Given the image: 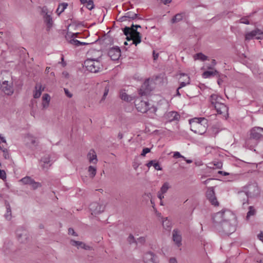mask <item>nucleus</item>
Instances as JSON below:
<instances>
[{
	"label": "nucleus",
	"mask_w": 263,
	"mask_h": 263,
	"mask_svg": "<svg viewBox=\"0 0 263 263\" xmlns=\"http://www.w3.org/2000/svg\"><path fill=\"white\" fill-rule=\"evenodd\" d=\"M180 118V115L175 111H171L166 112L164 115V119L169 122L179 121Z\"/></svg>",
	"instance_id": "12"
},
{
	"label": "nucleus",
	"mask_w": 263,
	"mask_h": 263,
	"mask_svg": "<svg viewBox=\"0 0 263 263\" xmlns=\"http://www.w3.org/2000/svg\"><path fill=\"white\" fill-rule=\"evenodd\" d=\"M108 54L112 60H117L121 56V50L118 47H113L109 50Z\"/></svg>",
	"instance_id": "17"
},
{
	"label": "nucleus",
	"mask_w": 263,
	"mask_h": 263,
	"mask_svg": "<svg viewBox=\"0 0 263 263\" xmlns=\"http://www.w3.org/2000/svg\"><path fill=\"white\" fill-rule=\"evenodd\" d=\"M191 129L199 135L204 134L208 126L207 119L204 118H194L189 120Z\"/></svg>",
	"instance_id": "5"
},
{
	"label": "nucleus",
	"mask_w": 263,
	"mask_h": 263,
	"mask_svg": "<svg viewBox=\"0 0 263 263\" xmlns=\"http://www.w3.org/2000/svg\"><path fill=\"white\" fill-rule=\"evenodd\" d=\"M244 190L238 193V198L240 200L242 199L243 204L248 201L249 197H256L260 194V190L256 182L249 184L244 187Z\"/></svg>",
	"instance_id": "2"
},
{
	"label": "nucleus",
	"mask_w": 263,
	"mask_h": 263,
	"mask_svg": "<svg viewBox=\"0 0 263 263\" xmlns=\"http://www.w3.org/2000/svg\"><path fill=\"white\" fill-rule=\"evenodd\" d=\"M105 205L102 201L93 202L89 205V210L92 215H97L103 212Z\"/></svg>",
	"instance_id": "7"
},
{
	"label": "nucleus",
	"mask_w": 263,
	"mask_h": 263,
	"mask_svg": "<svg viewBox=\"0 0 263 263\" xmlns=\"http://www.w3.org/2000/svg\"><path fill=\"white\" fill-rule=\"evenodd\" d=\"M127 241L129 243H133L135 242V238L132 234L129 235L127 238Z\"/></svg>",
	"instance_id": "49"
},
{
	"label": "nucleus",
	"mask_w": 263,
	"mask_h": 263,
	"mask_svg": "<svg viewBox=\"0 0 263 263\" xmlns=\"http://www.w3.org/2000/svg\"><path fill=\"white\" fill-rule=\"evenodd\" d=\"M146 165L148 167L153 166L155 169L158 171H160L162 170V168L160 166L159 163L158 162H156L155 160H151L149 161L147 163Z\"/></svg>",
	"instance_id": "25"
},
{
	"label": "nucleus",
	"mask_w": 263,
	"mask_h": 263,
	"mask_svg": "<svg viewBox=\"0 0 263 263\" xmlns=\"http://www.w3.org/2000/svg\"><path fill=\"white\" fill-rule=\"evenodd\" d=\"M0 88L7 95L11 96L13 93L14 90L12 86V84H8L7 81H5L1 85Z\"/></svg>",
	"instance_id": "14"
},
{
	"label": "nucleus",
	"mask_w": 263,
	"mask_h": 263,
	"mask_svg": "<svg viewBox=\"0 0 263 263\" xmlns=\"http://www.w3.org/2000/svg\"><path fill=\"white\" fill-rule=\"evenodd\" d=\"M68 234L69 235L75 236H78V234L74 232V230L72 228H69Z\"/></svg>",
	"instance_id": "52"
},
{
	"label": "nucleus",
	"mask_w": 263,
	"mask_h": 263,
	"mask_svg": "<svg viewBox=\"0 0 263 263\" xmlns=\"http://www.w3.org/2000/svg\"><path fill=\"white\" fill-rule=\"evenodd\" d=\"M3 153H4V157L5 158V159H8L9 158V153H8V151L7 150V149L6 148H4L2 149Z\"/></svg>",
	"instance_id": "45"
},
{
	"label": "nucleus",
	"mask_w": 263,
	"mask_h": 263,
	"mask_svg": "<svg viewBox=\"0 0 263 263\" xmlns=\"http://www.w3.org/2000/svg\"><path fill=\"white\" fill-rule=\"evenodd\" d=\"M239 22L240 23L245 24H249V21H248L247 17H242L239 20Z\"/></svg>",
	"instance_id": "48"
},
{
	"label": "nucleus",
	"mask_w": 263,
	"mask_h": 263,
	"mask_svg": "<svg viewBox=\"0 0 263 263\" xmlns=\"http://www.w3.org/2000/svg\"><path fill=\"white\" fill-rule=\"evenodd\" d=\"M137 18L138 20H141L140 17H138L137 13L129 11L126 13L124 16H121L119 20L120 22H124L126 21H130V20H134Z\"/></svg>",
	"instance_id": "18"
},
{
	"label": "nucleus",
	"mask_w": 263,
	"mask_h": 263,
	"mask_svg": "<svg viewBox=\"0 0 263 263\" xmlns=\"http://www.w3.org/2000/svg\"><path fill=\"white\" fill-rule=\"evenodd\" d=\"M249 210L248 212L247 213V217H246L247 219H249L251 216L254 215L256 213L255 210L254 209V208L253 206H249Z\"/></svg>",
	"instance_id": "39"
},
{
	"label": "nucleus",
	"mask_w": 263,
	"mask_h": 263,
	"mask_svg": "<svg viewBox=\"0 0 263 263\" xmlns=\"http://www.w3.org/2000/svg\"><path fill=\"white\" fill-rule=\"evenodd\" d=\"M64 92L65 95L69 98H71L72 97V93H71L67 88H64Z\"/></svg>",
	"instance_id": "53"
},
{
	"label": "nucleus",
	"mask_w": 263,
	"mask_h": 263,
	"mask_svg": "<svg viewBox=\"0 0 263 263\" xmlns=\"http://www.w3.org/2000/svg\"><path fill=\"white\" fill-rule=\"evenodd\" d=\"M44 90V88L42 87L40 83H37L35 86V90L33 91V97L37 99L40 97L42 92Z\"/></svg>",
	"instance_id": "23"
},
{
	"label": "nucleus",
	"mask_w": 263,
	"mask_h": 263,
	"mask_svg": "<svg viewBox=\"0 0 263 263\" xmlns=\"http://www.w3.org/2000/svg\"><path fill=\"white\" fill-rule=\"evenodd\" d=\"M0 139L1 140V141L3 142H4V143H6V140L5 138L4 137H3L2 136V135H1V134H0Z\"/></svg>",
	"instance_id": "60"
},
{
	"label": "nucleus",
	"mask_w": 263,
	"mask_h": 263,
	"mask_svg": "<svg viewBox=\"0 0 263 263\" xmlns=\"http://www.w3.org/2000/svg\"><path fill=\"white\" fill-rule=\"evenodd\" d=\"M210 164L213 166H210V167L211 168H214L215 167V168H221V167L222 166V163L220 162H217L216 163H211Z\"/></svg>",
	"instance_id": "41"
},
{
	"label": "nucleus",
	"mask_w": 263,
	"mask_h": 263,
	"mask_svg": "<svg viewBox=\"0 0 263 263\" xmlns=\"http://www.w3.org/2000/svg\"><path fill=\"white\" fill-rule=\"evenodd\" d=\"M173 157L175 158H183L184 160H185V157H184L183 156H182L180 153L178 152H174V155H173Z\"/></svg>",
	"instance_id": "44"
},
{
	"label": "nucleus",
	"mask_w": 263,
	"mask_h": 263,
	"mask_svg": "<svg viewBox=\"0 0 263 263\" xmlns=\"http://www.w3.org/2000/svg\"><path fill=\"white\" fill-rule=\"evenodd\" d=\"M170 187L171 186L170 185V183L167 182H165L161 186L160 192L162 193V194H165L167 192L168 190L170 188Z\"/></svg>",
	"instance_id": "35"
},
{
	"label": "nucleus",
	"mask_w": 263,
	"mask_h": 263,
	"mask_svg": "<svg viewBox=\"0 0 263 263\" xmlns=\"http://www.w3.org/2000/svg\"><path fill=\"white\" fill-rule=\"evenodd\" d=\"M16 234L17 239L20 242L24 243L27 240L28 234L26 230L19 228L16 230Z\"/></svg>",
	"instance_id": "13"
},
{
	"label": "nucleus",
	"mask_w": 263,
	"mask_h": 263,
	"mask_svg": "<svg viewBox=\"0 0 263 263\" xmlns=\"http://www.w3.org/2000/svg\"><path fill=\"white\" fill-rule=\"evenodd\" d=\"M161 1H162V2L164 4H165V5H166V4H168V3H171V1H172V0H161Z\"/></svg>",
	"instance_id": "58"
},
{
	"label": "nucleus",
	"mask_w": 263,
	"mask_h": 263,
	"mask_svg": "<svg viewBox=\"0 0 263 263\" xmlns=\"http://www.w3.org/2000/svg\"><path fill=\"white\" fill-rule=\"evenodd\" d=\"M42 106L44 109L47 108L49 105V103L42 101Z\"/></svg>",
	"instance_id": "54"
},
{
	"label": "nucleus",
	"mask_w": 263,
	"mask_h": 263,
	"mask_svg": "<svg viewBox=\"0 0 263 263\" xmlns=\"http://www.w3.org/2000/svg\"><path fill=\"white\" fill-rule=\"evenodd\" d=\"M70 243L71 246L77 247L78 249H83L85 250H91V247L87 245L84 242L80 241H76L73 239H71Z\"/></svg>",
	"instance_id": "19"
},
{
	"label": "nucleus",
	"mask_w": 263,
	"mask_h": 263,
	"mask_svg": "<svg viewBox=\"0 0 263 263\" xmlns=\"http://www.w3.org/2000/svg\"><path fill=\"white\" fill-rule=\"evenodd\" d=\"M218 72L217 70H215V71H204L203 73V77L204 78H209L211 76H214L216 74H218Z\"/></svg>",
	"instance_id": "36"
},
{
	"label": "nucleus",
	"mask_w": 263,
	"mask_h": 263,
	"mask_svg": "<svg viewBox=\"0 0 263 263\" xmlns=\"http://www.w3.org/2000/svg\"><path fill=\"white\" fill-rule=\"evenodd\" d=\"M44 20L47 25L49 28L51 27L52 25V20L50 15H48L47 12L44 16Z\"/></svg>",
	"instance_id": "33"
},
{
	"label": "nucleus",
	"mask_w": 263,
	"mask_h": 263,
	"mask_svg": "<svg viewBox=\"0 0 263 263\" xmlns=\"http://www.w3.org/2000/svg\"><path fill=\"white\" fill-rule=\"evenodd\" d=\"M181 76L185 77V79H184V81L180 82V86L178 87V89H181V88L187 85L190 84V77L184 73H182L181 74Z\"/></svg>",
	"instance_id": "26"
},
{
	"label": "nucleus",
	"mask_w": 263,
	"mask_h": 263,
	"mask_svg": "<svg viewBox=\"0 0 263 263\" xmlns=\"http://www.w3.org/2000/svg\"><path fill=\"white\" fill-rule=\"evenodd\" d=\"M263 128L255 127L251 130V137L254 139H260L263 136Z\"/></svg>",
	"instance_id": "16"
},
{
	"label": "nucleus",
	"mask_w": 263,
	"mask_h": 263,
	"mask_svg": "<svg viewBox=\"0 0 263 263\" xmlns=\"http://www.w3.org/2000/svg\"><path fill=\"white\" fill-rule=\"evenodd\" d=\"M173 239L178 247L180 246L182 243V237L180 231L177 229H175L173 231Z\"/></svg>",
	"instance_id": "20"
},
{
	"label": "nucleus",
	"mask_w": 263,
	"mask_h": 263,
	"mask_svg": "<svg viewBox=\"0 0 263 263\" xmlns=\"http://www.w3.org/2000/svg\"><path fill=\"white\" fill-rule=\"evenodd\" d=\"M162 224L165 229H168L171 228V222L166 218L163 221Z\"/></svg>",
	"instance_id": "40"
},
{
	"label": "nucleus",
	"mask_w": 263,
	"mask_h": 263,
	"mask_svg": "<svg viewBox=\"0 0 263 263\" xmlns=\"http://www.w3.org/2000/svg\"><path fill=\"white\" fill-rule=\"evenodd\" d=\"M67 3H63L59 4L56 11L57 14L59 15L65 10V9L67 8Z\"/></svg>",
	"instance_id": "28"
},
{
	"label": "nucleus",
	"mask_w": 263,
	"mask_h": 263,
	"mask_svg": "<svg viewBox=\"0 0 263 263\" xmlns=\"http://www.w3.org/2000/svg\"><path fill=\"white\" fill-rule=\"evenodd\" d=\"M153 57L154 59L155 60H156L158 57V53H155V52L154 51L153 52Z\"/></svg>",
	"instance_id": "61"
},
{
	"label": "nucleus",
	"mask_w": 263,
	"mask_h": 263,
	"mask_svg": "<svg viewBox=\"0 0 263 263\" xmlns=\"http://www.w3.org/2000/svg\"><path fill=\"white\" fill-rule=\"evenodd\" d=\"M170 263H177V261L175 258H171L170 259Z\"/></svg>",
	"instance_id": "56"
},
{
	"label": "nucleus",
	"mask_w": 263,
	"mask_h": 263,
	"mask_svg": "<svg viewBox=\"0 0 263 263\" xmlns=\"http://www.w3.org/2000/svg\"><path fill=\"white\" fill-rule=\"evenodd\" d=\"M42 161L44 163L43 167H46V165L49 164V166H50L51 163H50V157L49 155H46L44 156L42 158Z\"/></svg>",
	"instance_id": "37"
},
{
	"label": "nucleus",
	"mask_w": 263,
	"mask_h": 263,
	"mask_svg": "<svg viewBox=\"0 0 263 263\" xmlns=\"http://www.w3.org/2000/svg\"><path fill=\"white\" fill-rule=\"evenodd\" d=\"M87 159L90 163L96 164L98 162L97 154L93 149H90L87 154Z\"/></svg>",
	"instance_id": "22"
},
{
	"label": "nucleus",
	"mask_w": 263,
	"mask_h": 263,
	"mask_svg": "<svg viewBox=\"0 0 263 263\" xmlns=\"http://www.w3.org/2000/svg\"><path fill=\"white\" fill-rule=\"evenodd\" d=\"M184 16V13H178L176 14L174 17L172 19V22L173 23H175L180 22L181 21Z\"/></svg>",
	"instance_id": "31"
},
{
	"label": "nucleus",
	"mask_w": 263,
	"mask_h": 263,
	"mask_svg": "<svg viewBox=\"0 0 263 263\" xmlns=\"http://www.w3.org/2000/svg\"><path fill=\"white\" fill-rule=\"evenodd\" d=\"M120 98L122 100L127 102H130L133 100L132 97L128 96L126 93L123 92L121 93Z\"/></svg>",
	"instance_id": "38"
},
{
	"label": "nucleus",
	"mask_w": 263,
	"mask_h": 263,
	"mask_svg": "<svg viewBox=\"0 0 263 263\" xmlns=\"http://www.w3.org/2000/svg\"><path fill=\"white\" fill-rule=\"evenodd\" d=\"M258 237L259 238V239L260 240H261L263 242V233H260L259 234H258Z\"/></svg>",
	"instance_id": "57"
},
{
	"label": "nucleus",
	"mask_w": 263,
	"mask_h": 263,
	"mask_svg": "<svg viewBox=\"0 0 263 263\" xmlns=\"http://www.w3.org/2000/svg\"><path fill=\"white\" fill-rule=\"evenodd\" d=\"M222 83V80L221 79H218L217 81V83L219 85H220Z\"/></svg>",
	"instance_id": "64"
},
{
	"label": "nucleus",
	"mask_w": 263,
	"mask_h": 263,
	"mask_svg": "<svg viewBox=\"0 0 263 263\" xmlns=\"http://www.w3.org/2000/svg\"><path fill=\"white\" fill-rule=\"evenodd\" d=\"M109 91V87L108 86H106L105 88L102 100H104L108 95Z\"/></svg>",
	"instance_id": "50"
},
{
	"label": "nucleus",
	"mask_w": 263,
	"mask_h": 263,
	"mask_svg": "<svg viewBox=\"0 0 263 263\" xmlns=\"http://www.w3.org/2000/svg\"><path fill=\"white\" fill-rule=\"evenodd\" d=\"M213 179L209 178L206 179V180L204 181L203 182V183L204 184H207L211 180H213Z\"/></svg>",
	"instance_id": "59"
},
{
	"label": "nucleus",
	"mask_w": 263,
	"mask_h": 263,
	"mask_svg": "<svg viewBox=\"0 0 263 263\" xmlns=\"http://www.w3.org/2000/svg\"><path fill=\"white\" fill-rule=\"evenodd\" d=\"M69 43L72 45H75L76 46H79L81 45H84L88 44V43L85 42H81L77 40H74V39H70L69 41Z\"/></svg>",
	"instance_id": "34"
},
{
	"label": "nucleus",
	"mask_w": 263,
	"mask_h": 263,
	"mask_svg": "<svg viewBox=\"0 0 263 263\" xmlns=\"http://www.w3.org/2000/svg\"><path fill=\"white\" fill-rule=\"evenodd\" d=\"M206 197L212 205L215 206L218 205L219 203L215 196V193L213 187H208L206 192Z\"/></svg>",
	"instance_id": "9"
},
{
	"label": "nucleus",
	"mask_w": 263,
	"mask_h": 263,
	"mask_svg": "<svg viewBox=\"0 0 263 263\" xmlns=\"http://www.w3.org/2000/svg\"><path fill=\"white\" fill-rule=\"evenodd\" d=\"M226 216L229 218L220 224L216 225V229L222 235H229L236 231V219L230 211H227Z\"/></svg>",
	"instance_id": "1"
},
{
	"label": "nucleus",
	"mask_w": 263,
	"mask_h": 263,
	"mask_svg": "<svg viewBox=\"0 0 263 263\" xmlns=\"http://www.w3.org/2000/svg\"><path fill=\"white\" fill-rule=\"evenodd\" d=\"M118 138L120 139H121L123 138V134L121 133H119L118 135Z\"/></svg>",
	"instance_id": "63"
},
{
	"label": "nucleus",
	"mask_w": 263,
	"mask_h": 263,
	"mask_svg": "<svg viewBox=\"0 0 263 263\" xmlns=\"http://www.w3.org/2000/svg\"><path fill=\"white\" fill-rule=\"evenodd\" d=\"M88 172L89 173V177L91 178H93L96 174L97 169L96 167L90 165L88 168Z\"/></svg>",
	"instance_id": "32"
},
{
	"label": "nucleus",
	"mask_w": 263,
	"mask_h": 263,
	"mask_svg": "<svg viewBox=\"0 0 263 263\" xmlns=\"http://www.w3.org/2000/svg\"><path fill=\"white\" fill-rule=\"evenodd\" d=\"M42 101L49 103L50 101V96L48 93L44 94L42 97Z\"/></svg>",
	"instance_id": "43"
},
{
	"label": "nucleus",
	"mask_w": 263,
	"mask_h": 263,
	"mask_svg": "<svg viewBox=\"0 0 263 263\" xmlns=\"http://www.w3.org/2000/svg\"><path fill=\"white\" fill-rule=\"evenodd\" d=\"M141 28L139 25H132L130 27H125L123 29L124 34L126 36V39L128 41H132V44L136 46L141 42V36L137 29Z\"/></svg>",
	"instance_id": "4"
},
{
	"label": "nucleus",
	"mask_w": 263,
	"mask_h": 263,
	"mask_svg": "<svg viewBox=\"0 0 263 263\" xmlns=\"http://www.w3.org/2000/svg\"><path fill=\"white\" fill-rule=\"evenodd\" d=\"M222 98L217 95L213 94L210 96V101L212 105L214 107L217 104L219 103Z\"/></svg>",
	"instance_id": "24"
},
{
	"label": "nucleus",
	"mask_w": 263,
	"mask_h": 263,
	"mask_svg": "<svg viewBox=\"0 0 263 263\" xmlns=\"http://www.w3.org/2000/svg\"><path fill=\"white\" fill-rule=\"evenodd\" d=\"M227 211H222L214 215L213 216V220L215 228L216 225L220 224L223 221L228 219V218L226 216Z\"/></svg>",
	"instance_id": "8"
},
{
	"label": "nucleus",
	"mask_w": 263,
	"mask_h": 263,
	"mask_svg": "<svg viewBox=\"0 0 263 263\" xmlns=\"http://www.w3.org/2000/svg\"><path fill=\"white\" fill-rule=\"evenodd\" d=\"M78 34L79 33H70L67 34L66 38L67 40L68 37H69L70 39H73L74 37H77Z\"/></svg>",
	"instance_id": "46"
},
{
	"label": "nucleus",
	"mask_w": 263,
	"mask_h": 263,
	"mask_svg": "<svg viewBox=\"0 0 263 263\" xmlns=\"http://www.w3.org/2000/svg\"><path fill=\"white\" fill-rule=\"evenodd\" d=\"M84 65L87 70L91 72L97 73L103 69V65L97 59H88L84 62Z\"/></svg>",
	"instance_id": "6"
},
{
	"label": "nucleus",
	"mask_w": 263,
	"mask_h": 263,
	"mask_svg": "<svg viewBox=\"0 0 263 263\" xmlns=\"http://www.w3.org/2000/svg\"><path fill=\"white\" fill-rule=\"evenodd\" d=\"M86 7L90 10L94 8V4L92 0L88 1L86 3Z\"/></svg>",
	"instance_id": "42"
},
{
	"label": "nucleus",
	"mask_w": 263,
	"mask_h": 263,
	"mask_svg": "<svg viewBox=\"0 0 263 263\" xmlns=\"http://www.w3.org/2000/svg\"><path fill=\"white\" fill-rule=\"evenodd\" d=\"M145 263H157V257L152 252L146 253L144 256Z\"/></svg>",
	"instance_id": "21"
},
{
	"label": "nucleus",
	"mask_w": 263,
	"mask_h": 263,
	"mask_svg": "<svg viewBox=\"0 0 263 263\" xmlns=\"http://www.w3.org/2000/svg\"><path fill=\"white\" fill-rule=\"evenodd\" d=\"M148 82H145L142 86L141 88L139 90V94L141 96H145L148 92L149 90L145 88Z\"/></svg>",
	"instance_id": "29"
},
{
	"label": "nucleus",
	"mask_w": 263,
	"mask_h": 263,
	"mask_svg": "<svg viewBox=\"0 0 263 263\" xmlns=\"http://www.w3.org/2000/svg\"><path fill=\"white\" fill-rule=\"evenodd\" d=\"M214 108L218 114L222 115L224 117L228 115V107L221 102L217 104Z\"/></svg>",
	"instance_id": "15"
},
{
	"label": "nucleus",
	"mask_w": 263,
	"mask_h": 263,
	"mask_svg": "<svg viewBox=\"0 0 263 263\" xmlns=\"http://www.w3.org/2000/svg\"><path fill=\"white\" fill-rule=\"evenodd\" d=\"M136 107L139 112L142 113H146L148 117L154 118L156 112L157 111V108L154 106H150V104L146 101H143L141 98H138L136 99L135 102Z\"/></svg>",
	"instance_id": "3"
},
{
	"label": "nucleus",
	"mask_w": 263,
	"mask_h": 263,
	"mask_svg": "<svg viewBox=\"0 0 263 263\" xmlns=\"http://www.w3.org/2000/svg\"><path fill=\"white\" fill-rule=\"evenodd\" d=\"M6 208V213L5 214V218L8 220H10L11 218V209L9 203L7 202H5Z\"/></svg>",
	"instance_id": "27"
},
{
	"label": "nucleus",
	"mask_w": 263,
	"mask_h": 263,
	"mask_svg": "<svg viewBox=\"0 0 263 263\" xmlns=\"http://www.w3.org/2000/svg\"><path fill=\"white\" fill-rule=\"evenodd\" d=\"M164 194H162L161 192L159 191L158 193V197L161 200L163 198H164Z\"/></svg>",
	"instance_id": "55"
},
{
	"label": "nucleus",
	"mask_w": 263,
	"mask_h": 263,
	"mask_svg": "<svg viewBox=\"0 0 263 263\" xmlns=\"http://www.w3.org/2000/svg\"><path fill=\"white\" fill-rule=\"evenodd\" d=\"M218 173L221 174H223L224 176H227V175H229L228 173L223 172L220 171L218 172Z\"/></svg>",
	"instance_id": "62"
},
{
	"label": "nucleus",
	"mask_w": 263,
	"mask_h": 263,
	"mask_svg": "<svg viewBox=\"0 0 263 263\" xmlns=\"http://www.w3.org/2000/svg\"><path fill=\"white\" fill-rule=\"evenodd\" d=\"M0 178L4 180L6 178V174L5 171L0 169Z\"/></svg>",
	"instance_id": "47"
},
{
	"label": "nucleus",
	"mask_w": 263,
	"mask_h": 263,
	"mask_svg": "<svg viewBox=\"0 0 263 263\" xmlns=\"http://www.w3.org/2000/svg\"><path fill=\"white\" fill-rule=\"evenodd\" d=\"M194 59L195 60H199L202 61H204L208 59V57L202 53H198L194 55Z\"/></svg>",
	"instance_id": "30"
},
{
	"label": "nucleus",
	"mask_w": 263,
	"mask_h": 263,
	"mask_svg": "<svg viewBox=\"0 0 263 263\" xmlns=\"http://www.w3.org/2000/svg\"><path fill=\"white\" fill-rule=\"evenodd\" d=\"M150 151H151V149L149 148H144L143 149L141 155L142 156H145L146 154L150 152Z\"/></svg>",
	"instance_id": "51"
},
{
	"label": "nucleus",
	"mask_w": 263,
	"mask_h": 263,
	"mask_svg": "<svg viewBox=\"0 0 263 263\" xmlns=\"http://www.w3.org/2000/svg\"><path fill=\"white\" fill-rule=\"evenodd\" d=\"M254 39L257 40L263 39V32L257 29L246 34V40H251Z\"/></svg>",
	"instance_id": "10"
},
{
	"label": "nucleus",
	"mask_w": 263,
	"mask_h": 263,
	"mask_svg": "<svg viewBox=\"0 0 263 263\" xmlns=\"http://www.w3.org/2000/svg\"><path fill=\"white\" fill-rule=\"evenodd\" d=\"M20 181L22 182L24 184H28L31 185V188L33 190H35L38 187L42 186L41 183L35 181L34 179L29 176H26L22 178Z\"/></svg>",
	"instance_id": "11"
}]
</instances>
